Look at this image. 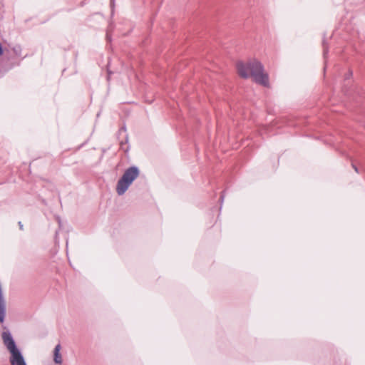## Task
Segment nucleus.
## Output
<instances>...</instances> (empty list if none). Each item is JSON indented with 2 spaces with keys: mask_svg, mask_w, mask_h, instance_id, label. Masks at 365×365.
Wrapping results in <instances>:
<instances>
[{
  "mask_svg": "<svg viewBox=\"0 0 365 365\" xmlns=\"http://www.w3.org/2000/svg\"><path fill=\"white\" fill-rule=\"evenodd\" d=\"M139 174V169L135 166L126 169L117 182L116 192L118 195H123L133 182L138 177Z\"/></svg>",
  "mask_w": 365,
  "mask_h": 365,
  "instance_id": "3",
  "label": "nucleus"
},
{
  "mask_svg": "<svg viewBox=\"0 0 365 365\" xmlns=\"http://www.w3.org/2000/svg\"><path fill=\"white\" fill-rule=\"evenodd\" d=\"M352 166H353L354 169L355 170V171H356V173H358V169H357V168H356L355 165H352Z\"/></svg>",
  "mask_w": 365,
  "mask_h": 365,
  "instance_id": "7",
  "label": "nucleus"
},
{
  "mask_svg": "<svg viewBox=\"0 0 365 365\" xmlns=\"http://www.w3.org/2000/svg\"><path fill=\"white\" fill-rule=\"evenodd\" d=\"M1 338L4 346L10 353L9 362L11 365H26L24 357L17 347L11 332L8 330L3 331Z\"/></svg>",
  "mask_w": 365,
  "mask_h": 365,
  "instance_id": "2",
  "label": "nucleus"
},
{
  "mask_svg": "<svg viewBox=\"0 0 365 365\" xmlns=\"http://www.w3.org/2000/svg\"><path fill=\"white\" fill-rule=\"evenodd\" d=\"M61 345L57 344L53 350V361L56 364L61 365L62 364V356L60 354Z\"/></svg>",
  "mask_w": 365,
  "mask_h": 365,
  "instance_id": "4",
  "label": "nucleus"
},
{
  "mask_svg": "<svg viewBox=\"0 0 365 365\" xmlns=\"http://www.w3.org/2000/svg\"><path fill=\"white\" fill-rule=\"evenodd\" d=\"M19 225L20 229L23 230V225L21 224V222H19Z\"/></svg>",
  "mask_w": 365,
  "mask_h": 365,
  "instance_id": "6",
  "label": "nucleus"
},
{
  "mask_svg": "<svg viewBox=\"0 0 365 365\" xmlns=\"http://www.w3.org/2000/svg\"><path fill=\"white\" fill-rule=\"evenodd\" d=\"M352 76V72L349 71L346 76V78H349Z\"/></svg>",
  "mask_w": 365,
  "mask_h": 365,
  "instance_id": "5",
  "label": "nucleus"
},
{
  "mask_svg": "<svg viewBox=\"0 0 365 365\" xmlns=\"http://www.w3.org/2000/svg\"><path fill=\"white\" fill-rule=\"evenodd\" d=\"M237 68L239 75L244 78L252 77L254 81L264 86L269 84L267 73H264L262 64L255 60H250L247 63L238 62Z\"/></svg>",
  "mask_w": 365,
  "mask_h": 365,
  "instance_id": "1",
  "label": "nucleus"
}]
</instances>
